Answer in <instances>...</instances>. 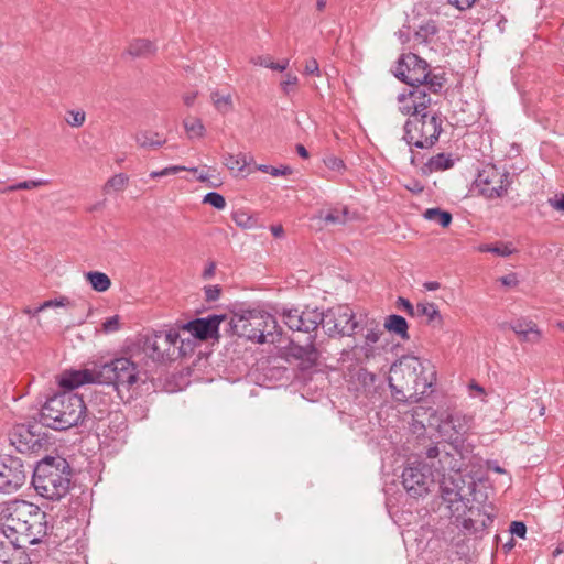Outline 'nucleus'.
Returning a JSON list of instances; mask_svg holds the SVG:
<instances>
[{
  "label": "nucleus",
  "mask_w": 564,
  "mask_h": 564,
  "mask_svg": "<svg viewBox=\"0 0 564 564\" xmlns=\"http://www.w3.org/2000/svg\"><path fill=\"white\" fill-rule=\"evenodd\" d=\"M424 459L427 462L406 466L401 475L405 491L413 498L425 496L434 485L435 476L444 477L446 473L460 470V459L447 451V445L443 442L429 446L424 452Z\"/></svg>",
  "instance_id": "nucleus-1"
},
{
  "label": "nucleus",
  "mask_w": 564,
  "mask_h": 564,
  "mask_svg": "<svg viewBox=\"0 0 564 564\" xmlns=\"http://www.w3.org/2000/svg\"><path fill=\"white\" fill-rule=\"evenodd\" d=\"M415 356H403L390 368L388 378L392 397L398 402L416 403L432 387L435 371Z\"/></svg>",
  "instance_id": "nucleus-2"
},
{
  "label": "nucleus",
  "mask_w": 564,
  "mask_h": 564,
  "mask_svg": "<svg viewBox=\"0 0 564 564\" xmlns=\"http://www.w3.org/2000/svg\"><path fill=\"white\" fill-rule=\"evenodd\" d=\"M91 411L82 395L63 391L46 400L39 414L40 423L53 430L64 431L83 424Z\"/></svg>",
  "instance_id": "nucleus-3"
},
{
  "label": "nucleus",
  "mask_w": 564,
  "mask_h": 564,
  "mask_svg": "<svg viewBox=\"0 0 564 564\" xmlns=\"http://www.w3.org/2000/svg\"><path fill=\"white\" fill-rule=\"evenodd\" d=\"M72 469L61 457L46 456L33 470L32 485L36 492L50 500H59L69 490Z\"/></svg>",
  "instance_id": "nucleus-4"
},
{
  "label": "nucleus",
  "mask_w": 564,
  "mask_h": 564,
  "mask_svg": "<svg viewBox=\"0 0 564 564\" xmlns=\"http://www.w3.org/2000/svg\"><path fill=\"white\" fill-rule=\"evenodd\" d=\"M4 516L3 532L11 531L24 536L31 544L46 534V513L25 500H13Z\"/></svg>",
  "instance_id": "nucleus-5"
},
{
  "label": "nucleus",
  "mask_w": 564,
  "mask_h": 564,
  "mask_svg": "<svg viewBox=\"0 0 564 564\" xmlns=\"http://www.w3.org/2000/svg\"><path fill=\"white\" fill-rule=\"evenodd\" d=\"M229 326L234 335L258 344L274 343L281 335L276 318L264 311L251 310L234 314Z\"/></svg>",
  "instance_id": "nucleus-6"
},
{
  "label": "nucleus",
  "mask_w": 564,
  "mask_h": 564,
  "mask_svg": "<svg viewBox=\"0 0 564 564\" xmlns=\"http://www.w3.org/2000/svg\"><path fill=\"white\" fill-rule=\"evenodd\" d=\"M440 111L412 115L404 123L403 140L419 149H431L438 141L443 131Z\"/></svg>",
  "instance_id": "nucleus-7"
},
{
  "label": "nucleus",
  "mask_w": 564,
  "mask_h": 564,
  "mask_svg": "<svg viewBox=\"0 0 564 564\" xmlns=\"http://www.w3.org/2000/svg\"><path fill=\"white\" fill-rule=\"evenodd\" d=\"M97 382L112 386L120 392L121 389L129 390L138 381V366L130 358H116L98 367L96 370Z\"/></svg>",
  "instance_id": "nucleus-8"
},
{
  "label": "nucleus",
  "mask_w": 564,
  "mask_h": 564,
  "mask_svg": "<svg viewBox=\"0 0 564 564\" xmlns=\"http://www.w3.org/2000/svg\"><path fill=\"white\" fill-rule=\"evenodd\" d=\"M180 334L175 329L154 332L140 340L142 351L153 361L165 362L178 358L185 352L177 347Z\"/></svg>",
  "instance_id": "nucleus-9"
},
{
  "label": "nucleus",
  "mask_w": 564,
  "mask_h": 564,
  "mask_svg": "<svg viewBox=\"0 0 564 564\" xmlns=\"http://www.w3.org/2000/svg\"><path fill=\"white\" fill-rule=\"evenodd\" d=\"M394 75L409 87H414L427 83L435 74L430 72L425 59L414 53H408L399 58Z\"/></svg>",
  "instance_id": "nucleus-10"
},
{
  "label": "nucleus",
  "mask_w": 564,
  "mask_h": 564,
  "mask_svg": "<svg viewBox=\"0 0 564 564\" xmlns=\"http://www.w3.org/2000/svg\"><path fill=\"white\" fill-rule=\"evenodd\" d=\"M510 184V173L500 171L496 165L491 164L486 165L479 171L475 180L479 194L488 199L505 196Z\"/></svg>",
  "instance_id": "nucleus-11"
},
{
  "label": "nucleus",
  "mask_w": 564,
  "mask_h": 564,
  "mask_svg": "<svg viewBox=\"0 0 564 564\" xmlns=\"http://www.w3.org/2000/svg\"><path fill=\"white\" fill-rule=\"evenodd\" d=\"M445 82L446 80L443 75H434L427 83L410 87L409 90L400 94L398 97V101L400 104L405 102L408 99L412 101V115H421L422 112H429L427 108L432 104H437V101H433L430 94H437L438 91H441ZM430 112L433 111L430 110Z\"/></svg>",
  "instance_id": "nucleus-12"
},
{
  "label": "nucleus",
  "mask_w": 564,
  "mask_h": 564,
  "mask_svg": "<svg viewBox=\"0 0 564 564\" xmlns=\"http://www.w3.org/2000/svg\"><path fill=\"white\" fill-rule=\"evenodd\" d=\"M359 326L352 310L347 305H338L323 312L322 327L329 336H351Z\"/></svg>",
  "instance_id": "nucleus-13"
},
{
  "label": "nucleus",
  "mask_w": 564,
  "mask_h": 564,
  "mask_svg": "<svg viewBox=\"0 0 564 564\" xmlns=\"http://www.w3.org/2000/svg\"><path fill=\"white\" fill-rule=\"evenodd\" d=\"M283 321L290 329L311 335V332H316L318 326H322L323 312L310 307L301 312L297 308L284 310Z\"/></svg>",
  "instance_id": "nucleus-14"
},
{
  "label": "nucleus",
  "mask_w": 564,
  "mask_h": 564,
  "mask_svg": "<svg viewBox=\"0 0 564 564\" xmlns=\"http://www.w3.org/2000/svg\"><path fill=\"white\" fill-rule=\"evenodd\" d=\"M470 427V417L459 413H449L445 419L441 420L438 424V433L440 435L449 441L447 444V451L455 454V457L459 455L456 447L452 445V443L459 441L460 436H463Z\"/></svg>",
  "instance_id": "nucleus-15"
},
{
  "label": "nucleus",
  "mask_w": 564,
  "mask_h": 564,
  "mask_svg": "<svg viewBox=\"0 0 564 564\" xmlns=\"http://www.w3.org/2000/svg\"><path fill=\"white\" fill-rule=\"evenodd\" d=\"M25 478L26 473L20 458L9 455L0 459V490H17L24 484Z\"/></svg>",
  "instance_id": "nucleus-16"
},
{
  "label": "nucleus",
  "mask_w": 564,
  "mask_h": 564,
  "mask_svg": "<svg viewBox=\"0 0 564 564\" xmlns=\"http://www.w3.org/2000/svg\"><path fill=\"white\" fill-rule=\"evenodd\" d=\"M109 400L102 401L106 406ZM91 415L98 421L97 430L101 431L108 438L116 440L127 430V422L123 413L109 411L108 408L91 411Z\"/></svg>",
  "instance_id": "nucleus-17"
},
{
  "label": "nucleus",
  "mask_w": 564,
  "mask_h": 564,
  "mask_svg": "<svg viewBox=\"0 0 564 564\" xmlns=\"http://www.w3.org/2000/svg\"><path fill=\"white\" fill-rule=\"evenodd\" d=\"M226 319V315L213 314L203 318H195L184 325V329L188 330L195 338L199 340H208L219 338V325Z\"/></svg>",
  "instance_id": "nucleus-18"
},
{
  "label": "nucleus",
  "mask_w": 564,
  "mask_h": 564,
  "mask_svg": "<svg viewBox=\"0 0 564 564\" xmlns=\"http://www.w3.org/2000/svg\"><path fill=\"white\" fill-rule=\"evenodd\" d=\"M310 341L305 345L295 344L293 340L289 347V354L301 361L304 368L316 366L321 357V350L314 345L315 335H308Z\"/></svg>",
  "instance_id": "nucleus-19"
},
{
  "label": "nucleus",
  "mask_w": 564,
  "mask_h": 564,
  "mask_svg": "<svg viewBox=\"0 0 564 564\" xmlns=\"http://www.w3.org/2000/svg\"><path fill=\"white\" fill-rule=\"evenodd\" d=\"M10 443L20 453L35 451L36 448L41 447L40 438L31 431L30 427L24 425L14 429V431L10 434Z\"/></svg>",
  "instance_id": "nucleus-20"
},
{
  "label": "nucleus",
  "mask_w": 564,
  "mask_h": 564,
  "mask_svg": "<svg viewBox=\"0 0 564 564\" xmlns=\"http://www.w3.org/2000/svg\"><path fill=\"white\" fill-rule=\"evenodd\" d=\"M97 381L96 371L88 369L70 370L62 373L59 386L67 391H72L82 384Z\"/></svg>",
  "instance_id": "nucleus-21"
},
{
  "label": "nucleus",
  "mask_w": 564,
  "mask_h": 564,
  "mask_svg": "<svg viewBox=\"0 0 564 564\" xmlns=\"http://www.w3.org/2000/svg\"><path fill=\"white\" fill-rule=\"evenodd\" d=\"M348 376H349L348 381L350 383L355 384L357 390L370 392L372 389H375L377 376L375 373L368 371L366 368H364V367L349 368Z\"/></svg>",
  "instance_id": "nucleus-22"
},
{
  "label": "nucleus",
  "mask_w": 564,
  "mask_h": 564,
  "mask_svg": "<svg viewBox=\"0 0 564 564\" xmlns=\"http://www.w3.org/2000/svg\"><path fill=\"white\" fill-rule=\"evenodd\" d=\"M511 329L521 340L538 343L541 339V332L532 321L519 319L511 325Z\"/></svg>",
  "instance_id": "nucleus-23"
},
{
  "label": "nucleus",
  "mask_w": 564,
  "mask_h": 564,
  "mask_svg": "<svg viewBox=\"0 0 564 564\" xmlns=\"http://www.w3.org/2000/svg\"><path fill=\"white\" fill-rule=\"evenodd\" d=\"M454 166V160L449 154L438 153L431 156L421 167L422 174L429 175L433 172L445 171Z\"/></svg>",
  "instance_id": "nucleus-24"
},
{
  "label": "nucleus",
  "mask_w": 564,
  "mask_h": 564,
  "mask_svg": "<svg viewBox=\"0 0 564 564\" xmlns=\"http://www.w3.org/2000/svg\"><path fill=\"white\" fill-rule=\"evenodd\" d=\"M414 317H426L427 324L432 326H442L443 318L434 303H417L415 306Z\"/></svg>",
  "instance_id": "nucleus-25"
},
{
  "label": "nucleus",
  "mask_w": 564,
  "mask_h": 564,
  "mask_svg": "<svg viewBox=\"0 0 564 564\" xmlns=\"http://www.w3.org/2000/svg\"><path fill=\"white\" fill-rule=\"evenodd\" d=\"M384 328L390 333L398 335L403 340H409V325L406 319L397 314H391L384 319Z\"/></svg>",
  "instance_id": "nucleus-26"
},
{
  "label": "nucleus",
  "mask_w": 564,
  "mask_h": 564,
  "mask_svg": "<svg viewBox=\"0 0 564 564\" xmlns=\"http://www.w3.org/2000/svg\"><path fill=\"white\" fill-rule=\"evenodd\" d=\"M127 52L134 58H147L152 56L156 52V46L150 40L135 39L129 44Z\"/></svg>",
  "instance_id": "nucleus-27"
},
{
  "label": "nucleus",
  "mask_w": 564,
  "mask_h": 564,
  "mask_svg": "<svg viewBox=\"0 0 564 564\" xmlns=\"http://www.w3.org/2000/svg\"><path fill=\"white\" fill-rule=\"evenodd\" d=\"M139 147L144 149H158L162 147L166 140L161 139L158 132L140 131L134 137Z\"/></svg>",
  "instance_id": "nucleus-28"
},
{
  "label": "nucleus",
  "mask_w": 564,
  "mask_h": 564,
  "mask_svg": "<svg viewBox=\"0 0 564 564\" xmlns=\"http://www.w3.org/2000/svg\"><path fill=\"white\" fill-rule=\"evenodd\" d=\"M423 217L426 220L437 223L441 227L447 228L452 223V214L438 207L429 208L424 212Z\"/></svg>",
  "instance_id": "nucleus-29"
},
{
  "label": "nucleus",
  "mask_w": 564,
  "mask_h": 564,
  "mask_svg": "<svg viewBox=\"0 0 564 564\" xmlns=\"http://www.w3.org/2000/svg\"><path fill=\"white\" fill-rule=\"evenodd\" d=\"M480 519H474V518H467L463 522V527L473 532V533H480L485 531V529L492 524L494 518L489 514H478Z\"/></svg>",
  "instance_id": "nucleus-30"
},
{
  "label": "nucleus",
  "mask_w": 564,
  "mask_h": 564,
  "mask_svg": "<svg viewBox=\"0 0 564 564\" xmlns=\"http://www.w3.org/2000/svg\"><path fill=\"white\" fill-rule=\"evenodd\" d=\"M86 280L90 283L91 288L97 292H105L111 285L109 276L99 271L87 272Z\"/></svg>",
  "instance_id": "nucleus-31"
},
{
  "label": "nucleus",
  "mask_w": 564,
  "mask_h": 564,
  "mask_svg": "<svg viewBox=\"0 0 564 564\" xmlns=\"http://www.w3.org/2000/svg\"><path fill=\"white\" fill-rule=\"evenodd\" d=\"M437 32L438 29L435 21L429 20L415 31L414 40L421 44H427Z\"/></svg>",
  "instance_id": "nucleus-32"
},
{
  "label": "nucleus",
  "mask_w": 564,
  "mask_h": 564,
  "mask_svg": "<svg viewBox=\"0 0 564 564\" xmlns=\"http://www.w3.org/2000/svg\"><path fill=\"white\" fill-rule=\"evenodd\" d=\"M210 99L217 111L223 115L230 112L234 108L230 94L221 95L219 91H213L210 94Z\"/></svg>",
  "instance_id": "nucleus-33"
},
{
  "label": "nucleus",
  "mask_w": 564,
  "mask_h": 564,
  "mask_svg": "<svg viewBox=\"0 0 564 564\" xmlns=\"http://www.w3.org/2000/svg\"><path fill=\"white\" fill-rule=\"evenodd\" d=\"M347 208H335L326 213L321 212L319 219H322L326 225H344L347 221Z\"/></svg>",
  "instance_id": "nucleus-34"
},
{
  "label": "nucleus",
  "mask_w": 564,
  "mask_h": 564,
  "mask_svg": "<svg viewBox=\"0 0 564 564\" xmlns=\"http://www.w3.org/2000/svg\"><path fill=\"white\" fill-rule=\"evenodd\" d=\"M231 218L238 227L251 229L258 226L257 219L247 212L236 210L231 214Z\"/></svg>",
  "instance_id": "nucleus-35"
},
{
  "label": "nucleus",
  "mask_w": 564,
  "mask_h": 564,
  "mask_svg": "<svg viewBox=\"0 0 564 564\" xmlns=\"http://www.w3.org/2000/svg\"><path fill=\"white\" fill-rule=\"evenodd\" d=\"M224 164L232 173L238 174L243 171L245 166L247 165V161H246L245 155H242V154L234 155V154L227 153L224 156Z\"/></svg>",
  "instance_id": "nucleus-36"
},
{
  "label": "nucleus",
  "mask_w": 564,
  "mask_h": 564,
  "mask_svg": "<svg viewBox=\"0 0 564 564\" xmlns=\"http://www.w3.org/2000/svg\"><path fill=\"white\" fill-rule=\"evenodd\" d=\"M184 129L188 134V138H200L204 135L205 127L198 118H186L184 120Z\"/></svg>",
  "instance_id": "nucleus-37"
},
{
  "label": "nucleus",
  "mask_w": 564,
  "mask_h": 564,
  "mask_svg": "<svg viewBox=\"0 0 564 564\" xmlns=\"http://www.w3.org/2000/svg\"><path fill=\"white\" fill-rule=\"evenodd\" d=\"M128 181H129V177L127 174H124V173L116 174L106 182L102 191L105 193H109L110 189H113L117 192L123 191L128 184Z\"/></svg>",
  "instance_id": "nucleus-38"
},
{
  "label": "nucleus",
  "mask_w": 564,
  "mask_h": 564,
  "mask_svg": "<svg viewBox=\"0 0 564 564\" xmlns=\"http://www.w3.org/2000/svg\"><path fill=\"white\" fill-rule=\"evenodd\" d=\"M480 251L482 252H491L500 257H508L513 253V249L510 243H500L497 246L485 245L480 247Z\"/></svg>",
  "instance_id": "nucleus-39"
},
{
  "label": "nucleus",
  "mask_w": 564,
  "mask_h": 564,
  "mask_svg": "<svg viewBox=\"0 0 564 564\" xmlns=\"http://www.w3.org/2000/svg\"><path fill=\"white\" fill-rule=\"evenodd\" d=\"M204 204H208L214 208L221 210L226 207L225 197L217 192H209L203 198Z\"/></svg>",
  "instance_id": "nucleus-40"
},
{
  "label": "nucleus",
  "mask_w": 564,
  "mask_h": 564,
  "mask_svg": "<svg viewBox=\"0 0 564 564\" xmlns=\"http://www.w3.org/2000/svg\"><path fill=\"white\" fill-rule=\"evenodd\" d=\"M258 170L263 173H269L270 175L276 177V176H285L292 174L293 170L288 165H282L280 167L271 166L261 164L258 166Z\"/></svg>",
  "instance_id": "nucleus-41"
},
{
  "label": "nucleus",
  "mask_w": 564,
  "mask_h": 564,
  "mask_svg": "<svg viewBox=\"0 0 564 564\" xmlns=\"http://www.w3.org/2000/svg\"><path fill=\"white\" fill-rule=\"evenodd\" d=\"M70 304H72V302L69 301L68 297L61 296L59 299L45 301L43 304H41L39 307L35 308V313H40L50 307L68 306Z\"/></svg>",
  "instance_id": "nucleus-42"
},
{
  "label": "nucleus",
  "mask_w": 564,
  "mask_h": 564,
  "mask_svg": "<svg viewBox=\"0 0 564 564\" xmlns=\"http://www.w3.org/2000/svg\"><path fill=\"white\" fill-rule=\"evenodd\" d=\"M66 122L72 127H80L85 121V112L80 110H70L67 113Z\"/></svg>",
  "instance_id": "nucleus-43"
},
{
  "label": "nucleus",
  "mask_w": 564,
  "mask_h": 564,
  "mask_svg": "<svg viewBox=\"0 0 564 564\" xmlns=\"http://www.w3.org/2000/svg\"><path fill=\"white\" fill-rule=\"evenodd\" d=\"M299 78L295 75L288 74L285 79L281 82V89L285 95H290L297 85Z\"/></svg>",
  "instance_id": "nucleus-44"
},
{
  "label": "nucleus",
  "mask_w": 564,
  "mask_h": 564,
  "mask_svg": "<svg viewBox=\"0 0 564 564\" xmlns=\"http://www.w3.org/2000/svg\"><path fill=\"white\" fill-rule=\"evenodd\" d=\"M324 164L332 171L340 172L345 170V163L341 159L330 155L324 159Z\"/></svg>",
  "instance_id": "nucleus-45"
},
{
  "label": "nucleus",
  "mask_w": 564,
  "mask_h": 564,
  "mask_svg": "<svg viewBox=\"0 0 564 564\" xmlns=\"http://www.w3.org/2000/svg\"><path fill=\"white\" fill-rule=\"evenodd\" d=\"M395 305L398 310H403L409 316L414 317L415 306L408 299L399 296Z\"/></svg>",
  "instance_id": "nucleus-46"
},
{
  "label": "nucleus",
  "mask_w": 564,
  "mask_h": 564,
  "mask_svg": "<svg viewBox=\"0 0 564 564\" xmlns=\"http://www.w3.org/2000/svg\"><path fill=\"white\" fill-rule=\"evenodd\" d=\"M205 300L207 302L217 301L220 296L221 289L219 285H207L204 288Z\"/></svg>",
  "instance_id": "nucleus-47"
},
{
  "label": "nucleus",
  "mask_w": 564,
  "mask_h": 564,
  "mask_svg": "<svg viewBox=\"0 0 564 564\" xmlns=\"http://www.w3.org/2000/svg\"><path fill=\"white\" fill-rule=\"evenodd\" d=\"M510 533L513 535L524 539L527 534V525L521 521H512L510 524Z\"/></svg>",
  "instance_id": "nucleus-48"
},
{
  "label": "nucleus",
  "mask_w": 564,
  "mask_h": 564,
  "mask_svg": "<svg viewBox=\"0 0 564 564\" xmlns=\"http://www.w3.org/2000/svg\"><path fill=\"white\" fill-rule=\"evenodd\" d=\"M119 326H120L119 316L115 315V316L107 318L102 323V330L105 333H113L119 329Z\"/></svg>",
  "instance_id": "nucleus-49"
},
{
  "label": "nucleus",
  "mask_w": 564,
  "mask_h": 564,
  "mask_svg": "<svg viewBox=\"0 0 564 564\" xmlns=\"http://www.w3.org/2000/svg\"><path fill=\"white\" fill-rule=\"evenodd\" d=\"M465 498V494L462 492V489L448 490L446 488L443 489V499L449 503H453L457 500H463Z\"/></svg>",
  "instance_id": "nucleus-50"
},
{
  "label": "nucleus",
  "mask_w": 564,
  "mask_h": 564,
  "mask_svg": "<svg viewBox=\"0 0 564 564\" xmlns=\"http://www.w3.org/2000/svg\"><path fill=\"white\" fill-rule=\"evenodd\" d=\"M381 335H382V330L378 328V325H376L375 328L367 329V333L365 335L366 344L367 345L376 344L380 339Z\"/></svg>",
  "instance_id": "nucleus-51"
},
{
  "label": "nucleus",
  "mask_w": 564,
  "mask_h": 564,
  "mask_svg": "<svg viewBox=\"0 0 564 564\" xmlns=\"http://www.w3.org/2000/svg\"><path fill=\"white\" fill-rule=\"evenodd\" d=\"M45 182L43 180H30V181H23L15 184L17 191L21 189H33L35 187L44 185Z\"/></svg>",
  "instance_id": "nucleus-52"
},
{
  "label": "nucleus",
  "mask_w": 564,
  "mask_h": 564,
  "mask_svg": "<svg viewBox=\"0 0 564 564\" xmlns=\"http://www.w3.org/2000/svg\"><path fill=\"white\" fill-rule=\"evenodd\" d=\"M304 73L306 75H314V76L321 75L319 66L315 58H310L306 61Z\"/></svg>",
  "instance_id": "nucleus-53"
},
{
  "label": "nucleus",
  "mask_w": 564,
  "mask_h": 564,
  "mask_svg": "<svg viewBox=\"0 0 564 564\" xmlns=\"http://www.w3.org/2000/svg\"><path fill=\"white\" fill-rule=\"evenodd\" d=\"M250 62L253 65L262 66V67L270 68V69H271V66L273 63L272 57L270 55H260L257 57H252Z\"/></svg>",
  "instance_id": "nucleus-54"
},
{
  "label": "nucleus",
  "mask_w": 564,
  "mask_h": 564,
  "mask_svg": "<svg viewBox=\"0 0 564 564\" xmlns=\"http://www.w3.org/2000/svg\"><path fill=\"white\" fill-rule=\"evenodd\" d=\"M181 171L197 172V167H185L182 165H173V166H167V167L163 169V173H165V176L176 174Z\"/></svg>",
  "instance_id": "nucleus-55"
},
{
  "label": "nucleus",
  "mask_w": 564,
  "mask_h": 564,
  "mask_svg": "<svg viewBox=\"0 0 564 564\" xmlns=\"http://www.w3.org/2000/svg\"><path fill=\"white\" fill-rule=\"evenodd\" d=\"M547 203L554 209L564 213V194L549 198Z\"/></svg>",
  "instance_id": "nucleus-56"
},
{
  "label": "nucleus",
  "mask_w": 564,
  "mask_h": 564,
  "mask_svg": "<svg viewBox=\"0 0 564 564\" xmlns=\"http://www.w3.org/2000/svg\"><path fill=\"white\" fill-rule=\"evenodd\" d=\"M500 283L505 286H516L519 283L518 276L516 273H509L507 275H503L499 279Z\"/></svg>",
  "instance_id": "nucleus-57"
},
{
  "label": "nucleus",
  "mask_w": 564,
  "mask_h": 564,
  "mask_svg": "<svg viewBox=\"0 0 564 564\" xmlns=\"http://www.w3.org/2000/svg\"><path fill=\"white\" fill-rule=\"evenodd\" d=\"M449 4L454 6L460 11L469 9L476 0H447Z\"/></svg>",
  "instance_id": "nucleus-58"
},
{
  "label": "nucleus",
  "mask_w": 564,
  "mask_h": 564,
  "mask_svg": "<svg viewBox=\"0 0 564 564\" xmlns=\"http://www.w3.org/2000/svg\"><path fill=\"white\" fill-rule=\"evenodd\" d=\"M405 187L414 194H421L424 191L423 184L416 180H413L410 184L405 185Z\"/></svg>",
  "instance_id": "nucleus-59"
},
{
  "label": "nucleus",
  "mask_w": 564,
  "mask_h": 564,
  "mask_svg": "<svg viewBox=\"0 0 564 564\" xmlns=\"http://www.w3.org/2000/svg\"><path fill=\"white\" fill-rule=\"evenodd\" d=\"M216 264L215 262H209L205 270L203 271V279L208 280L215 275Z\"/></svg>",
  "instance_id": "nucleus-60"
},
{
  "label": "nucleus",
  "mask_w": 564,
  "mask_h": 564,
  "mask_svg": "<svg viewBox=\"0 0 564 564\" xmlns=\"http://www.w3.org/2000/svg\"><path fill=\"white\" fill-rule=\"evenodd\" d=\"M400 111L403 113V115H409L410 118H412V113H413V108H412V101H410L409 99L401 104L400 106Z\"/></svg>",
  "instance_id": "nucleus-61"
},
{
  "label": "nucleus",
  "mask_w": 564,
  "mask_h": 564,
  "mask_svg": "<svg viewBox=\"0 0 564 564\" xmlns=\"http://www.w3.org/2000/svg\"><path fill=\"white\" fill-rule=\"evenodd\" d=\"M288 66H289V59H284L281 63L273 62L272 66H271V69L283 72V70H285L288 68Z\"/></svg>",
  "instance_id": "nucleus-62"
},
{
  "label": "nucleus",
  "mask_w": 564,
  "mask_h": 564,
  "mask_svg": "<svg viewBox=\"0 0 564 564\" xmlns=\"http://www.w3.org/2000/svg\"><path fill=\"white\" fill-rule=\"evenodd\" d=\"M8 556H10V549L3 542H0V563Z\"/></svg>",
  "instance_id": "nucleus-63"
},
{
  "label": "nucleus",
  "mask_w": 564,
  "mask_h": 564,
  "mask_svg": "<svg viewBox=\"0 0 564 564\" xmlns=\"http://www.w3.org/2000/svg\"><path fill=\"white\" fill-rule=\"evenodd\" d=\"M197 97V93H191L183 97L184 104L186 106H192Z\"/></svg>",
  "instance_id": "nucleus-64"
}]
</instances>
